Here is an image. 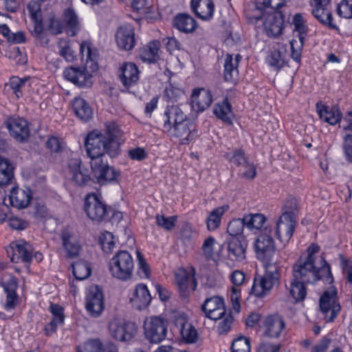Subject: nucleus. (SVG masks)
<instances>
[{
  "instance_id": "ea45409f",
  "label": "nucleus",
  "mask_w": 352,
  "mask_h": 352,
  "mask_svg": "<svg viewBox=\"0 0 352 352\" xmlns=\"http://www.w3.org/2000/svg\"><path fill=\"white\" fill-rule=\"evenodd\" d=\"M30 77L20 78L13 76L10 78L9 82L6 84V87L12 89L14 95L19 98L22 96L23 92L30 87Z\"/></svg>"
},
{
  "instance_id": "dca6fc26",
  "label": "nucleus",
  "mask_w": 352,
  "mask_h": 352,
  "mask_svg": "<svg viewBox=\"0 0 352 352\" xmlns=\"http://www.w3.org/2000/svg\"><path fill=\"white\" fill-rule=\"evenodd\" d=\"M331 0H311V13L322 24L329 28L335 29L336 25L332 23V14L330 9Z\"/></svg>"
},
{
  "instance_id": "473e14b6",
  "label": "nucleus",
  "mask_w": 352,
  "mask_h": 352,
  "mask_svg": "<svg viewBox=\"0 0 352 352\" xmlns=\"http://www.w3.org/2000/svg\"><path fill=\"white\" fill-rule=\"evenodd\" d=\"M164 117L166 118L164 124V129L165 131L168 130V128L166 127L167 124L169 126H173L187 118L183 111L178 106L175 105L168 106L166 107L164 112Z\"/></svg>"
},
{
  "instance_id": "09e8293b",
  "label": "nucleus",
  "mask_w": 352,
  "mask_h": 352,
  "mask_svg": "<svg viewBox=\"0 0 352 352\" xmlns=\"http://www.w3.org/2000/svg\"><path fill=\"white\" fill-rule=\"evenodd\" d=\"M225 157L230 163H232L237 166L242 167L248 163L244 151L241 148L228 152L225 155Z\"/></svg>"
},
{
  "instance_id": "412c9836",
  "label": "nucleus",
  "mask_w": 352,
  "mask_h": 352,
  "mask_svg": "<svg viewBox=\"0 0 352 352\" xmlns=\"http://www.w3.org/2000/svg\"><path fill=\"white\" fill-rule=\"evenodd\" d=\"M212 102L210 91L204 88L195 89L191 94V105L194 111L203 112L207 109Z\"/></svg>"
},
{
  "instance_id": "603ef678",
  "label": "nucleus",
  "mask_w": 352,
  "mask_h": 352,
  "mask_svg": "<svg viewBox=\"0 0 352 352\" xmlns=\"http://www.w3.org/2000/svg\"><path fill=\"white\" fill-rule=\"evenodd\" d=\"M245 222L243 219H234L230 221L227 227L228 233L232 236H241L243 232Z\"/></svg>"
},
{
  "instance_id": "69168bd1",
  "label": "nucleus",
  "mask_w": 352,
  "mask_h": 352,
  "mask_svg": "<svg viewBox=\"0 0 352 352\" xmlns=\"http://www.w3.org/2000/svg\"><path fill=\"white\" fill-rule=\"evenodd\" d=\"M6 294V300L4 307L6 310L14 309L18 302V296L16 291H5Z\"/></svg>"
},
{
  "instance_id": "052dcab7",
  "label": "nucleus",
  "mask_w": 352,
  "mask_h": 352,
  "mask_svg": "<svg viewBox=\"0 0 352 352\" xmlns=\"http://www.w3.org/2000/svg\"><path fill=\"white\" fill-rule=\"evenodd\" d=\"M65 28V24L58 18L52 17L50 19L47 29L52 34H61Z\"/></svg>"
},
{
  "instance_id": "e433bc0d",
  "label": "nucleus",
  "mask_w": 352,
  "mask_h": 352,
  "mask_svg": "<svg viewBox=\"0 0 352 352\" xmlns=\"http://www.w3.org/2000/svg\"><path fill=\"white\" fill-rule=\"evenodd\" d=\"M291 24L293 26L294 32L297 33L301 45H303L304 40L309 30L306 19L302 14L297 13L292 17Z\"/></svg>"
},
{
  "instance_id": "bf43d9fd",
  "label": "nucleus",
  "mask_w": 352,
  "mask_h": 352,
  "mask_svg": "<svg viewBox=\"0 0 352 352\" xmlns=\"http://www.w3.org/2000/svg\"><path fill=\"white\" fill-rule=\"evenodd\" d=\"M137 258L138 261V275L142 278H148L150 274L149 266L139 251L137 252Z\"/></svg>"
},
{
  "instance_id": "423d86ee",
  "label": "nucleus",
  "mask_w": 352,
  "mask_h": 352,
  "mask_svg": "<svg viewBox=\"0 0 352 352\" xmlns=\"http://www.w3.org/2000/svg\"><path fill=\"white\" fill-rule=\"evenodd\" d=\"M66 175L68 179L76 186H84L91 181L89 169L82 164L78 157L69 159Z\"/></svg>"
},
{
  "instance_id": "7c9ffc66",
  "label": "nucleus",
  "mask_w": 352,
  "mask_h": 352,
  "mask_svg": "<svg viewBox=\"0 0 352 352\" xmlns=\"http://www.w3.org/2000/svg\"><path fill=\"white\" fill-rule=\"evenodd\" d=\"M247 243L244 239L233 238L228 243V256L232 261H243L245 259Z\"/></svg>"
},
{
  "instance_id": "9d476101",
  "label": "nucleus",
  "mask_w": 352,
  "mask_h": 352,
  "mask_svg": "<svg viewBox=\"0 0 352 352\" xmlns=\"http://www.w3.org/2000/svg\"><path fill=\"white\" fill-rule=\"evenodd\" d=\"M175 283L177 286L181 296L186 298L190 290H195L197 286L195 278L194 270L189 272L184 268H179L174 272Z\"/></svg>"
},
{
  "instance_id": "b1692460",
  "label": "nucleus",
  "mask_w": 352,
  "mask_h": 352,
  "mask_svg": "<svg viewBox=\"0 0 352 352\" xmlns=\"http://www.w3.org/2000/svg\"><path fill=\"white\" fill-rule=\"evenodd\" d=\"M190 8L201 20L209 21L213 16L214 6L212 0H191Z\"/></svg>"
},
{
  "instance_id": "37998d69",
  "label": "nucleus",
  "mask_w": 352,
  "mask_h": 352,
  "mask_svg": "<svg viewBox=\"0 0 352 352\" xmlns=\"http://www.w3.org/2000/svg\"><path fill=\"white\" fill-rule=\"evenodd\" d=\"M243 218L245 226L250 230L261 229L266 221L265 217L261 213L248 214Z\"/></svg>"
},
{
  "instance_id": "c85d7f7f",
  "label": "nucleus",
  "mask_w": 352,
  "mask_h": 352,
  "mask_svg": "<svg viewBox=\"0 0 352 352\" xmlns=\"http://www.w3.org/2000/svg\"><path fill=\"white\" fill-rule=\"evenodd\" d=\"M241 59V56L237 54L233 55L227 54L224 62V79L227 82H235L239 75L238 65Z\"/></svg>"
},
{
  "instance_id": "bb28decb",
  "label": "nucleus",
  "mask_w": 352,
  "mask_h": 352,
  "mask_svg": "<svg viewBox=\"0 0 352 352\" xmlns=\"http://www.w3.org/2000/svg\"><path fill=\"white\" fill-rule=\"evenodd\" d=\"M61 239L67 258H74L79 256L81 246L77 238L73 234L67 230H63L61 234Z\"/></svg>"
},
{
  "instance_id": "f3484780",
  "label": "nucleus",
  "mask_w": 352,
  "mask_h": 352,
  "mask_svg": "<svg viewBox=\"0 0 352 352\" xmlns=\"http://www.w3.org/2000/svg\"><path fill=\"white\" fill-rule=\"evenodd\" d=\"M85 210L91 219L97 221L103 220L107 214L106 206L96 194H89L86 197Z\"/></svg>"
},
{
  "instance_id": "4be33fe9",
  "label": "nucleus",
  "mask_w": 352,
  "mask_h": 352,
  "mask_svg": "<svg viewBox=\"0 0 352 352\" xmlns=\"http://www.w3.org/2000/svg\"><path fill=\"white\" fill-rule=\"evenodd\" d=\"M263 27L265 33L269 36L276 37L281 34L283 28V19L278 13L263 15Z\"/></svg>"
},
{
  "instance_id": "680f3d73",
  "label": "nucleus",
  "mask_w": 352,
  "mask_h": 352,
  "mask_svg": "<svg viewBox=\"0 0 352 352\" xmlns=\"http://www.w3.org/2000/svg\"><path fill=\"white\" fill-rule=\"evenodd\" d=\"M338 12L344 18H352V3H350L347 0H342L338 6Z\"/></svg>"
},
{
  "instance_id": "0eeeda50",
  "label": "nucleus",
  "mask_w": 352,
  "mask_h": 352,
  "mask_svg": "<svg viewBox=\"0 0 352 352\" xmlns=\"http://www.w3.org/2000/svg\"><path fill=\"white\" fill-rule=\"evenodd\" d=\"M320 309L327 322H332L341 309L335 288L330 287L320 298Z\"/></svg>"
},
{
  "instance_id": "ddd939ff",
  "label": "nucleus",
  "mask_w": 352,
  "mask_h": 352,
  "mask_svg": "<svg viewBox=\"0 0 352 352\" xmlns=\"http://www.w3.org/2000/svg\"><path fill=\"white\" fill-rule=\"evenodd\" d=\"M88 67H69L65 69V78L79 87H89L93 84V75L87 70Z\"/></svg>"
},
{
  "instance_id": "c9c22d12",
  "label": "nucleus",
  "mask_w": 352,
  "mask_h": 352,
  "mask_svg": "<svg viewBox=\"0 0 352 352\" xmlns=\"http://www.w3.org/2000/svg\"><path fill=\"white\" fill-rule=\"evenodd\" d=\"M73 109L80 120H89L93 116V111L85 100L81 98H76L73 102Z\"/></svg>"
},
{
  "instance_id": "4c0bfd02",
  "label": "nucleus",
  "mask_w": 352,
  "mask_h": 352,
  "mask_svg": "<svg viewBox=\"0 0 352 352\" xmlns=\"http://www.w3.org/2000/svg\"><path fill=\"white\" fill-rule=\"evenodd\" d=\"M160 43L157 41L150 42L140 51V57L144 62L153 63L158 58Z\"/></svg>"
},
{
  "instance_id": "7ed1b4c3",
  "label": "nucleus",
  "mask_w": 352,
  "mask_h": 352,
  "mask_svg": "<svg viewBox=\"0 0 352 352\" xmlns=\"http://www.w3.org/2000/svg\"><path fill=\"white\" fill-rule=\"evenodd\" d=\"M319 251L320 247L314 243L307 248V256L305 258L300 257L294 265L292 278L304 284L313 283L321 278H325L327 281L331 280L330 266L322 256L320 257L321 266L314 265L315 255Z\"/></svg>"
},
{
  "instance_id": "c03bdc74",
  "label": "nucleus",
  "mask_w": 352,
  "mask_h": 352,
  "mask_svg": "<svg viewBox=\"0 0 352 352\" xmlns=\"http://www.w3.org/2000/svg\"><path fill=\"white\" fill-rule=\"evenodd\" d=\"M228 206L225 205L213 210L207 218V227L209 230H216L220 225L221 217L228 210Z\"/></svg>"
},
{
  "instance_id": "864d4df0",
  "label": "nucleus",
  "mask_w": 352,
  "mask_h": 352,
  "mask_svg": "<svg viewBox=\"0 0 352 352\" xmlns=\"http://www.w3.org/2000/svg\"><path fill=\"white\" fill-rule=\"evenodd\" d=\"M100 243L102 249L105 253H111L116 247L114 236L112 233L105 232L100 236Z\"/></svg>"
},
{
  "instance_id": "39448f33",
  "label": "nucleus",
  "mask_w": 352,
  "mask_h": 352,
  "mask_svg": "<svg viewBox=\"0 0 352 352\" xmlns=\"http://www.w3.org/2000/svg\"><path fill=\"white\" fill-rule=\"evenodd\" d=\"M168 320L162 316H151L144 322L146 338L152 343H160L167 334Z\"/></svg>"
},
{
  "instance_id": "4d7b16f0",
  "label": "nucleus",
  "mask_w": 352,
  "mask_h": 352,
  "mask_svg": "<svg viewBox=\"0 0 352 352\" xmlns=\"http://www.w3.org/2000/svg\"><path fill=\"white\" fill-rule=\"evenodd\" d=\"M267 63L274 69L279 70L283 66L285 62L281 53L279 51L274 50L267 57Z\"/></svg>"
},
{
  "instance_id": "f704fd0d",
  "label": "nucleus",
  "mask_w": 352,
  "mask_h": 352,
  "mask_svg": "<svg viewBox=\"0 0 352 352\" xmlns=\"http://www.w3.org/2000/svg\"><path fill=\"white\" fill-rule=\"evenodd\" d=\"M80 51L82 60L85 63L87 67L96 70L98 67L95 61L97 54L96 51L91 48V43L88 41L82 42L80 45Z\"/></svg>"
},
{
  "instance_id": "79ce46f5",
  "label": "nucleus",
  "mask_w": 352,
  "mask_h": 352,
  "mask_svg": "<svg viewBox=\"0 0 352 352\" xmlns=\"http://www.w3.org/2000/svg\"><path fill=\"white\" fill-rule=\"evenodd\" d=\"M214 114L224 122L232 123V108L227 100L215 104L213 109Z\"/></svg>"
},
{
  "instance_id": "f03ea898",
  "label": "nucleus",
  "mask_w": 352,
  "mask_h": 352,
  "mask_svg": "<svg viewBox=\"0 0 352 352\" xmlns=\"http://www.w3.org/2000/svg\"><path fill=\"white\" fill-rule=\"evenodd\" d=\"M106 134L107 138L98 131H92L88 134L85 146L92 161L100 159L105 153L111 157L118 155L122 131L115 123L109 122L106 124Z\"/></svg>"
},
{
  "instance_id": "f8f14e48",
  "label": "nucleus",
  "mask_w": 352,
  "mask_h": 352,
  "mask_svg": "<svg viewBox=\"0 0 352 352\" xmlns=\"http://www.w3.org/2000/svg\"><path fill=\"white\" fill-rule=\"evenodd\" d=\"M262 329L264 336L278 338L285 331L286 323L283 317L278 314L269 315L263 321Z\"/></svg>"
},
{
  "instance_id": "58836bf2",
  "label": "nucleus",
  "mask_w": 352,
  "mask_h": 352,
  "mask_svg": "<svg viewBox=\"0 0 352 352\" xmlns=\"http://www.w3.org/2000/svg\"><path fill=\"white\" fill-rule=\"evenodd\" d=\"M63 19L67 26V32L71 36H74L80 30L79 21L76 12L72 8L64 11Z\"/></svg>"
},
{
  "instance_id": "3c124183",
  "label": "nucleus",
  "mask_w": 352,
  "mask_h": 352,
  "mask_svg": "<svg viewBox=\"0 0 352 352\" xmlns=\"http://www.w3.org/2000/svg\"><path fill=\"white\" fill-rule=\"evenodd\" d=\"M343 149L346 159L352 162V131L342 129Z\"/></svg>"
},
{
  "instance_id": "1a4fd4ad",
  "label": "nucleus",
  "mask_w": 352,
  "mask_h": 352,
  "mask_svg": "<svg viewBox=\"0 0 352 352\" xmlns=\"http://www.w3.org/2000/svg\"><path fill=\"white\" fill-rule=\"evenodd\" d=\"M109 331L111 336L118 341L130 340L136 333L134 323L122 318H114L109 324Z\"/></svg>"
},
{
  "instance_id": "c756f323",
  "label": "nucleus",
  "mask_w": 352,
  "mask_h": 352,
  "mask_svg": "<svg viewBox=\"0 0 352 352\" xmlns=\"http://www.w3.org/2000/svg\"><path fill=\"white\" fill-rule=\"evenodd\" d=\"M316 109L320 118L331 125H334L341 120L342 114L336 107H329L318 102Z\"/></svg>"
},
{
  "instance_id": "e2e57ef3",
  "label": "nucleus",
  "mask_w": 352,
  "mask_h": 352,
  "mask_svg": "<svg viewBox=\"0 0 352 352\" xmlns=\"http://www.w3.org/2000/svg\"><path fill=\"white\" fill-rule=\"evenodd\" d=\"M1 284L3 287L4 291H16L17 289L16 278L10 274L3 276Z\"/></svg>"
},
{
  "instance_id": "2f4dec72",
  "label": "nucleus",
  "mask_w": 352,
  "mask_h": 352,
  "mask_svg": "<svg viewBox=\"0 0 352 352\" xmlns=\"http://www.w3.org/2000/svg\"><path fill=\"white\" fill-rule=\"evenodd\" d=\"M173 26L184 33L193 32L197 28L195 19L188 14H179L173 19Z\"/></svg>"
},
{
  "instance_id": "13d9d810",
  "label": "nucleus",
  "mask_w": 352,
  "mask_h": 352,
  "mask_svg": "<svg viewBox=\"0 0 352 352\" xmlns=\"http://www.w3.org/2000/svg\"><path fill=\"white\" fill-rule=\"evenodd\" d=\"M176 221L177 218L175 216L169 217H165L164 215L160 214L156 216L157 225L167 230H170L175 227Z\"/></svg>"
},
{
  "instance_id": "a18cd8bd",
  "label": "nucleus",
  "mask_w": 352,
  "mask_h": 352,
  "mask_svg": "<svg viewBox=\"0 0 352 352\" xmlns=\"http://www.w3.org/2000/svg\"><path fill=\"white\" fill-rule=\"evenodd\" d=\"M181 325L180 333L182 338L188 343H194L197 340V332L188 322L182 320L178 322Z\"/></svg>"
},
{
  "instance_id": "72a5a7b5",
  "label": "nucleus",
  "mask_w": 352,
  "mask_h": 352,
  "mask_svg": "<svg viewBox=\"0 0 352 352\" xmlns=\"http://www.w3.org/2000/svg\"><path fill=\"white\" fill-rule=\"evenodd\" d=\"M285 286L296 302L305 298L307 291L304 283L292 278L288 283L285 282Z\"/></svg>"
},
{
  "instance_id": "393cba45",
  "label": "nucleus",
  "mask_w": 352,
  "mask_h": 352,
  "mask_svg": "<svg viewBox=\"0 0 352 352\" xmlns=\"http://www.w3.org/2000/svg\"><path fill=\"white\" fill-rule=\"evenodd\" d=\"M132 305L138 310H142L148 306L151 301L150 292L144 284H138L130 299Z\"/></svg>"
},
{
  "instance_id": "8fccbe9b",
  "label": "nucleus",
  "mask_w": 352,
  "mask_h": 352,
  "mask_svg": "<svg viewBox=\"0 0 352 352\" xmlns=\"http://www.w3.org/2000/svg\"><path fill=\"white\" fill-rule=\"evenodd\" d=\"M219 322L217 326V330L219 334L227 333L232 327L234 321L233 316L230 311H225V314L218 318Z\"/></svg>"
},
{
  "instance_id": "5fc2aeb1",
  "label": "nucleus",
  "mask_w": 352,
  "mask_h": 352,
  "mask_svg": "<svg viewBox=\"0 0 352 352\" xmlns=\"http://www.w3.org/2000/svg\"><path fill=\"white\" fill-rule=\"evenodd\" d=\"M232 352H250V341L248 338L241 336L232 342Z\"/></svg>"
},
{
  "instance_id": "a19ab883",
  "label": "nucleus",
  "mask_w": 352,
  "mask_h": 352,
  "mask_svg": "<svg viewBox=\"0 0 352 352\" xmlns=\"http://www.w3.org/2000/svg\"><path fill=\"white\" fill-rule=\"evenodd\" d=\"M85 352H116V347L110 342L102 343L99 340H93L85 344Z\"/></svg>"
},
{
  "instance_id": "de8ad7c7",
  "label": "nucleus",
  "mask_w": 352,
  "mask_h": 352,
  "mask_svg": "<svg viewBox=\"0 0 352 352\" xmlns=\"http://www.w3.org/2000/svg\"><path fill=\"white\" fill-rule=\"evenodd\" d=\"M73 274L78 280H84L88 278L91 273L89 263L84 261H79L72 264Z\"/></svg>"
},
{
  "instance_id": "cd10ccee",
  "label": "nucleus",
  "mask_w": 352,
  "mask_h": 352,
  "mask_svg": "<svg viewBox=\"0 0 352 352\" xmlns=\"http://www.w3.org/2000/svg\"><path fill=\"white\" fill-rule=\"evenodd\" d=\"M9 199L13 207L19 209L25 208L30 205L32 192L29 188L14 187L10 191Z\"/></svg>"
},
{
  "instance_id": "338daca9",
  "label": "nucleus",
  "mask_w": 352,
  "mask_h": 352,
  "mask_svg": "<svg viewBox=\"0 0 352 352\" xmlns=\"http://www.w3.org/2000/svg\"><path fill=\"white\" fill-rule=\"evenodd\" d=\"M8 226L14 230H23L28 228L29 223L28 221L19 218V217H12L8 220Z\"/></svg>"
},
{
  "instance_id": "0e129e2a",
  "label": "nucleus",
  "mask_w": 352,
  "mask_h": 352,
  "mask_svg": "<svg viewBox=\"0 0 352 352\" xmlns=\"http://www.w3.org/2000/svg\"><path fill=\"white\" fill-rule=\"evenodd\" d=\"M241 289L239 287H232L230 293V300L232 304L233 309L239 313L241 309L240 305Z\"/></svg>"
},
{
  "instance_id": "4468645a",
  "label": "nucleus",
  "mask_w": 352,
  "mask_h": 352,
  "mask_svg": "<svg viewBox=\"0 0 352 352\" xmlns=\"http://www.w3.org/2000/svg\"><path fill=\"white\" fill-rule=\"evenodd\" d=\"M166 127L168 128L166 131L171 136L179 138L181 144H188L197 135L195 124L187 118L173 126L167 124Z\"/></svg>"
},
{
  "instance_id": "774afa93",
  "label": "nucleus",
  "mask_w": 352,
  "mask_h": 352,
  "mask_svg": "<svg viewBox=\"0 0 352 352\" xmlns=\"http://www.w3.org/2000/svg\"><path fill=\"white\" fill-rule=\"evenodd\" d=\"M280 344L268 342H261L257 346V352H278Z\"/></svg>"
},
{
  "instance_id": "a878e982",
  "label": "nucleus",
  "mask_w": 352,
  "mask_h": 352,
  "mask_svg": "<svg viewBox=\"0 0 352 352\" xmlns=\"http://www.w3.org/2000/svg\"><path fill=\"white\" fill-rule=\"evenodd\" d=\"M120 79L126 88L134 86L140 79V71L135 64L126 63L120 68Z\"/></svg>"
},
{
  "instance_id": "f257e3e1",
  "label": "nucleus",
  "mask_w": 352,
  "mask_h": 352,
  "mask_svg": "<svg viewBox=\"0 0 352 352\" xmlns=\"http://www.w3.org/2000/svg\"><path fill=\"white\" fill-rule=\"evenodd\" d=\"M272 229L265 227L255 241V251L258 260L265 263V273L254 278L252 294L256 297H263L279 283L280 267L272 262L275 252V245L272 236Z\"/></svg>"
},
{
  "instance_id": "aec40b11",
  "label": "nucleus",
  "mask_w": 352,
  "mask_h": 352,
  "mask_svg": "<svg viewBox=\"0 0 352 352\" xmlns=\"http://www.w3.org/2000/svg\"><path fill=\"white\" fill-rule=\"evenodd\" d=\"M6 126L13 138L20 142L28 140L30 136V129L25 120L21 118H10Z\"/></svg>"
},
{
  "instance_id": "9b49d317",
  "label": "nucleus",
  "mask_w": 352,
  "mask_h": 352,
  "mask_svg": "<svg viewBox=\"0 0 352 352\" xmlns=\"http://www.w3.org/2000/svg\"><path fill=\"white\" fill-rule=\"evenodd\" d=\"M296 220L291 211H285L280 217L276 223V234L280 241L284 245L291 239L295 227Z\"/></svg>"
},
{
  "instance_id": "6e6d98bb",
  "label": "nucleus",
  "mask_w": 352,
  "mask_h": 352,
  "mask_svg": "<svg viewBox=\"0 0 352 352\" xmlns=\"http://www.w3.org/2000/svg\"><path fill=\"white\" fill-rule=\"evenodd\" d=\"M58 48L60 55L67 62H72L75 60L76 55L70 47L67 41L60 40L58 42Z\"/></svg>"
},
{
  "instance_id": "5701e85b",
  "label": "nucleus",
  "mask_w": 352,
  "mask_h": 352,
  "mask_svg": "<svg viewBox=\"0 0 352 352\" xmlns=\"http://www.w3.org/2000/svg\"><path fill=\"white\" fill-rule=\"evenodd\" d=\"M116 38L120 48L131 50L135 43L133 28L131 25H124L120 27L116 32Z\"/></svg>"
},
{
  "instance_id": "2eb2a0df",
  "label": "nucleus",
  "mask_w": 352,
  "mask_h": 352,
  "mask_svg": "<svg viewBox=\"0 0 352 352\" xmlns=\"http://www.w3.org/2000/svg\"><path fill=\"white\" fill-rule=\"evenodd\" d=\"M91 166L95 177L100 184L118 182L119 172L104 163L102 159L91 161Z\"/></svg>"
},
{
  "instance_id": "a211bd4d",
  "label": "nucleus",
  "mask_w": 352,
  "mask_h": 352,
  "mask_svg": "<svg viewBox=\"0 0 352 352\" xmlns=\"http://www.w3.org/2000/svg\"><path fill=\"white\" fill-rule=\"evenodd\" d=\"M12 252L11 261L14 263L21 261L25 263L30 262L32 258V245L24 240H17L10 244Z\"/></svg>"
},
{
  "instance_id": "49530a36",
  "label": "nucleus",
  "mask_w": 352,
  "mask_h": 352,
  "mask_svg": "<svg viewBox=\"0 0 352 352\" xmlns=\"http://www.w3.org/2000/svg\"><path fill=\"white\" fill-rule=\"evenodd\" d=\"M13 177V168L8 160L0 157V186L7 185Z\"/></svg>"
},
{
  "instance_id": "6e6552de",
  "label": "nucleus",
  "mask_w": 352,
  "mask_h": 352,
  "mask_svg": "<svg viewBox=\"0 0 352 352\" xmlns=\"http://www.w3.org/2000/svg\"><path fill=\"white\" fill-rule=\"evenodd\" d=\"M85 308L94 318L99 317L104 311V295L98 286L92 285L88 289L85 296Z\"/></svg>"
},
{
  "instance_id": "20e7f679",
  "label": "nucleus",
  "mask_w": 352,
  "mask_h": 352,
  "mask_svg": "<svg viewBox=\"0 0 352 352\" xmlns=\"http://www.w3.org/2000/svg\"><path fill=\"white\" fill-rule=\"evenodd\" d=\"M133 268L132 256L124 250L117 252L109 263V270L111 276L121 280L131 279Z\"/></svg>"
},
{
  "instance_id": "6ab92c4d",
  "label": "nucleus",
  "mask_w": 352,
  "mask_h": 352,
  "mask_svg": "<svg viewBox=\"0 0 352 352\" xmlns=\"http://www.w3.org/2000/svg\"><path fill=\"white\" fill-rule=\"evenodd\" d=\"M201 309L207 318L213 320H217L226 311L223 299L217 296L206 298Z\"/></svg>"
}]
</instances>
